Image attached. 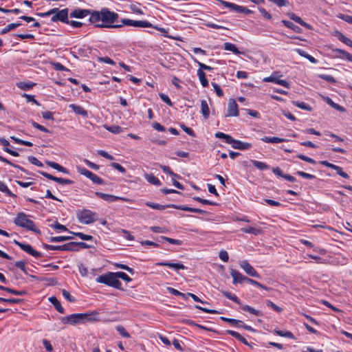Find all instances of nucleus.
I'll return each mask as SVG.
<instances>
[{"label": "nucleus", "mask_w": 352, "mask_h": 352, "mask_svg": "<svg viewBox=\"0 0 352 352\" xmlns=\"http://www.w3.org/2000/svg\"><path fill=\"white\" fill-rule=\"evenodd\" d=\"M118 16V13L104 8L100 11H92L89 20L96 28H120L122 25H113Z\"/></svg>", "instance_id": "1"}, {"label": "nucleus", "mask_w": 352, "mask_h": 352, "mask_svg": "<svg viewBox=\"0 0 352 352\" xmlns=\"http://www.w3.org/2000/svg\"><path fill=\"white\" fill-rule=\"evenodd\" d=\"M98 313L73 314L61 318L63 324H75L87 321L97 320Z\"/></svg>", "instance_id": "2"}, {"label": "nucleus", "mask_w": 352, "mask_h": 352, "mask_svg": "<svg viewBox=\"0 0 352 352\" xmlns=\"http://www.w3.org/2000/svg\"><path fill=\"white\" fill-rule=\"evenodd\" d=\"M29 217V215L23 212H19L14 219V223L19 227L26 229L27 230L40 234V230Z\"/></svg>", "instance_id": "3"}, {"label": "nucleus", "mask_w": 352, "mask_h": 352, "mask_svg": "<svg viewBox=\"0 0 352 352\" xmlns=\"http://www.w3.org/2000/svg\"><path fill=\"white\" fill-rule=\"evenodd\" d=\"M96 281L98 283H103L107 286L123 290L122 283L118 279L116 272H107L98 276Z\"/></svg>", "instance_id": "4"}, {"label": "nucleus", "mask_w": 352, "mask_h": 352, "mask_svg": "<svg viewBox=\"0 0 352 352\" xmlns=\"http://www.w3.org/2000/svg\"><path fill=\"white\" fill-rule=\"evenodd\" d=\"M52 14H54L52 17V21L53 22L61 21L65 23H69L67 8L60 10L58 8H55L51 9L45 13L40 14V15L42 16H47Z\"/></svg>", "instance_id": "5"}, {"label": "nucleus", "mask_w": 352, "mask_h": 352, "mask_svg": "<svg viewBox=\"0 0 352 352\" xmlns=\"http://www.w3.org/2000/svg\"><path fill=\"white\" fill-rule=\"evenodd\" d=\"M76 215L78 221L84 224L93 223L98 219V213L87 209L78 211Z\"/></svg>", "instance_id": "6"}, {"label": "nucleus", "mask_w": 352, "mask_h": 352, "mask_svg": "<svg viewBox=\"0 0 352 352\" xmlns=\"http://www.w3.org/2000/svg\"><path fill=\"white\" fill-rule=\"evenodd\" d=\"M221 5L224 7L229 8L230 10L234 11L239 13H244L245 14H250L252 13V11L248 9L246 7L236 5L235 3L228 2L224 0H217Z\"/></svg>", "instance_id": "7"}, {"label": "nucleus", "mask_w": 352, "mask_h": 352, "mask_svg": "<svg viewBox=\"0 0 352 352\" xmlns=\"http://www.w3.org/2000/svg\"><path fill=\"white\" fill-rule=\"evenodd\" d=\"M282 76L283 75L279 72H273L271 76L264 78L263 81L265 82H274L289 89L290 87L289 83L285 80L279 79V78Z\"/></svg>", "instance_id": "8"}, {"label": "nucleus", "mask_w": 352, "mask_h": 352, "mask_svg": "<svg viewBox=\"0 0 352 352\" xmlns=\"http://www.w3.org/2000/svg\"><path fill=\"white\" fill-rule=\"evenodd\" d=\"M122 26H133L138 28H150L153 27V24H151L148 21H135L129 19H122L121 20Z\"/></svg>", "instance_id": "9"}, {"label": "nucleus", "mask_w": 352, "mask_h": 352, "mask_svg": "<svg viewBox=\"0 0 352 352\" xmlns=\"http://www.w3.org/2000/svg\"><path fill=\"white\" fill-rule=\"evenodd\" d=\"M122 26H133L138 28H150L153 27V24H151L148 21H135L129 19H122L121 20Z\"/></svg>", "instance_id": "10"}, {"label": "nucleus", "mask_w": 352, "mask_h": 352, "mask_svg": "<svg viewBox=\"0 0 352 352\" xmlns=\"http://www.w3.org/2000/svg\"><path fill=\"white\" fill-rule=\"evenodd\" d=\"M14 243L18 245L22 250L30 254L33 257L38 258L41 257L43 255L40 252L35 250L31 245L28 243H23L21 242L14 241Z\"/></svg>", "instance_id": "11"}, {"label": "nucleus", "mask_w": 352, "mask_h": 352, "mask_svg": "<svg viewBox=\"0 0 352 352\" xmlns=\"http://www.w3.org/2000/svg\"><path fill=\"white\" fill-rule=\"evenodd\" d=\"M78 172L82 175H85L86 177L89 178L92 181L93 183L96 184H103L104 180L99 177L96 174L93 173L90 170H87V168L84 167L78 168Z\"/></svg>", "instance_id": "12"}, {"label": "nucleus", "mask_w": 352, "mask_h": 352, "mask_svg": "<svg viewBox=\"0 0 352 352\" xmlns=\"http://www.w3.org/2000/svg\"><path fill=\"white\" fill-rule=\"evenodd\" d=\"M239 265L248 275L256 278H260V275L255 270V269L248 263V261L244 260L241 261Z\"/></svg>", "instance_id": "13"}, {"label": "nucleus", "mask_w": 352, "mask_h": 352, "mask_svg": "<svg viewBox=\"0 0 352 352\" xmlns=\"http://www.w3.org/2000/svg\"><path fill=\"white\" fill-rule=\"evenodd\" d=\"M239 116V110H238V105L236 102V101L230 98L228 101V110L227 113L226 114V117L230 116Z\"/></svg>", "instance_id": "14"}, {"label": "nucleus", "mask_w": 352, "mask_h": 352, "mask_svg": "<svg viewBox=\"0 0 352 352\" xmlns=\"http://www.w3.org/2000/svg\"><path fill=\"white\" fill-rule=\"evenodd\" d=\"M230 144L232 145L233 148L241 151L248 150L252 148V144L234 140L233 138H232Z\"/></svg>", "instance_id": "15"}, {"label": "nucleus", "mask_w": 352, "mask_h": 352, "mask_svg": "<svg viewBox=\"0 0 352 352\" xmlns=\"http://www.w3.org/2000/svg\"><path fill=\"white\" fill-rule=\"evenodd\" d=\"M95 195L97 197H98L108 202H113V201H116L118 200L127 201V199L126 198H124L122 197H118V196H115L113 195L106 194V193H103V192H96Z\"/></svg>", "instance_id": "16"}, {"label": "nucleus", "mask_w": 352, "mask_h": 352, "mask_svg": "<svg viewBox=\"0 0 352 352\" xmlns=\"http://www.w3.org/2000/svg\"><path fill=\"white\" fill-rule=\"evenodd\" d=\"M170 206L171 207V208H175V209L187 211V212H196V213H199V214H206L207 213V212L204 210L191 208V207H188V206H186L184 205L171 204Z\"/></svg>", "instance_id": "17"}, {"label": "nucleus", "mask_w": 352, "mask_h": 352, "mask_svg": "<svg viewBox=\"0 0 352 352\" xmlns=\"http://www.w3.org/2000/svg\"><path fill=\"white\" fill-rule=\"evenodd\" d=\"M230 275L233 278L232 283L234 285H236L238 283L241 284L243 283H245V280H246L247 277L243 276L241 273H240L237 270L232 269L230 270Z\"/></svg>", "instance_id": "18"}, {"label": "nucleus", "mask_w": 352, "mask_h": 352, "mask_svg": "<svg viewBox=\"0 0 352 352\" xmlns=\"http://www.w3.org/2000/svg\"><path fill=\"white\" fill-rule=\"evenodd\" d=\"M91 12L86 9H76L69 14L70 17L82 19L87 15H91Z\"/></svg>", "instance_id": "19"}, {"label": "nucleus", "mask_w": 352, "mask_h": 352, "mask_svg": "<svg viewBox=\"0 0 352 352\" xmlns=\"http://www.w3.org/2000/svg\"><path fill=\"white\" fill-rule=\"evenodd\" d=\"M157 265L159 266H166L170 268L174 269L175 271H178L179 270H185L186 267L182 263H174L171 262H160L156 263Z\"/></svg>", "instance_id": "20"}, {"label": "nucleus", "mask_w": 352, "mask_h": 352, "mask_svg": "<svg viewBox=\"0 0 352 352\" xmlns=\"http://www.w3.org/2000/svg\"><path fill=\"white\" fill-rule=\"evenodd\" d=\"M287 16H289V18L290 19L294 21L295 22H296L298 24H300V25L306 28L307 29H308V30L312 29V27L311 25L308 24L307 23L305 22L304 21H302L300 16L296 15L294 13H288Z\"/></svg>", "instance_id": "21"}, {"label": "nucleus", "mask_w": 352, "mask_h": 352, "mask_svg": "<svg viewBox=\"0 0 352 352\" xmlns=\"http://www.w3.org/2000/svg\"><path fill=\"white\" fill-rule=\"evenodd\" d=\"M69 107L72 109L74 112L78 115H80L82 117L87 118L88 116L87 111L81 106L76 105L75 104H70Z\"/></svg>", "instance_id": "22"}, {"label": "nucleus", "mask_w": 352, "mask_h": 352, "mask_svg": "<svg viewBox=\"0 0 352 352\" xmlns=\"http://www.w3.org/2000/svg\"><path fill=\"white\" fill-rule=\"evenodd\" d=\"M144 178L146 180L150 183L151 184L155 185V186H160L161 182L159 180L157 177H156L153 174H144Z\"/></svg>", "instance_id": "23"}, {"label": "nucleus", "mask_w": 352, "mask_h": 352, "mask_svg": "<svg viewBox=\"0 0 352 352\" xmlns=\"http://www.w3.org/2000/svg\"><path fill=\"white\" fill-rule=\"evenodd\" d=\"M36 85L35 82H19L16 83V86L18 88L24 90V91H28L31 89H32Z\"/></svg>", "instance_id": "24"}, {"label": "nucleus", "mask_w": 352, "mask_h": 352, "mask_svg": "<svg viewBox=\"0 0 352 352\" xmlns=\"http://www.w3.org/2000/svg\"><path fill=\"white\" fill-rule=\"evenodd\" d=\"M49 300L59 313L63 314L65 312L64 308L62 307L60 302L55 296L49 298Z\"/></svg>", "instance_id": "25"}, {"label": "nucleus", "mask_w": 352, "mask_h": 352, "mask_svg": "<svg viewBox=\"0 0 352 352\" xmlns=\"http://www.w3.org/2000/svg\"><path fill=\"white\" fill-rule=\"evenodd\" d=\"M241 232L243 233L252 234L254 235H258L262 233V230L261 228H254V227H246L241 228Z\"/></svg>", "instance_id": "26"}, {"label": "nucleus", "mask_w": 352, "mask_h": 352, "mask_svg": "<svg viewBox=\"0 0 352 352\" xmlns=\"http://www.w3.org/2000/svg\"><path fill=\"white\" fill-rule=\"evenodd\" d=\"M241 305V309L244 311H248L250 314H252L257 316H263V314L261 311L256 310L254 308L250 307V305Z\"/></svg>", "instance_id": "27"}, {"label": "nucleus", "mask_w": 352, "mask_h": 352, "mask_svg": "<svg viewBox=\"0 0 352 352\" xmlns=\"http://www.w3.org/2000/svg\"><path fill=\"white\" fill-rule=\"evenodd\" d=\"M201 111L202 116L205 119L208 118L210 115V109L206 100H202L201 101Z\"/></svg>", "instance_id": "28"}, {"label": "nucleus", "mask_w": 352, "mask_h": 352, "mask_svg": "<svg viewBox=\"0 0 352 352\" xmlns=\"http://www.w3.org/2000/svg\"><path fill=\"white\" fill-rule=\"evenodd\" d=\"M197 76L199 77V79L200 80L201 85L204 87H208V80L206 78V73L204 71H202L201 69H198L197 70Z\"/></svg>", "instance_id": "29"}, {"label": "nucleus", "mask_w": 352, "mask_h": 352, "mask_svg": "<svg viewBox=\"0 0 352 352\" xmlns=\"http://www.w3.org/2000/svg\"><path fill=\"white\" fill-rule=\"evenodd\" d=\"M261 140L265 143H281L286 141V140L278 137H264Z\"/></svg>", "instance_id": "30"}, {"label": "nucleus", "mask_w": 352, "mask_h": 352, "mask_svg": "<svg viewBox=\"0 0 352 352\" xmlns=\"http://www.w3.org/2000/svg\"><path fill=\"white\" fill-rule=\"evenodd\" d=\"M223 49L227 51L232 52L236 55L241 54V52L237 49L236 45L231 43H225Z\"/></svg>", "instance_id": "31"}, {"label": "nucleus", "mask_w": 352, "mask_h": 352, "mask_svg": "<svg viewBox=\"0 0 352 352\" xmlns=\"http://www.w3.org/2000/svg\"><path fill=\"white\" fill-rule=\"evenodd\" d=\"M63 251L76 252L78 250L77 242H69L63 245Z\"/></svg>", "instance_id": "32"}, {"label": "nucleus", "mask_w": 352, "mask_h": 352, "mask_svg": "<svg viewBox=\"0 0 352 352\" xmlns=\"http://www.w3.org/2000/svg\"><path fill=\"white\" fill-rule=\"evenodd\" d=\"M283 24L286 26L288 28H290L293 31H294L296 33H300L301 32V28L298 26L294 25L292 22L287 20H283L282 21Z\"/></svg>", "instance_id": "33"}, {"label": "nucleus", "mask_w": 352, "mask_h": 352, "mask_svg": "<svg viewBox=\"0 0 352 352\" xmlns=\"http://www.w3.org/2000/svg\"><path fill=\"white\" fill-rule=\"evenodd\" d=\"M104 127L106 130L114 134H119L123 131L122 128L118 125H104Z\"/></svg>", "instance_id": "34"}, {"label": "nucleus", "mask_w": 352, "mask_h": 352, "mask_svg": "<svg viewBox=\"0 0 352 352\" xmlns=\"http://www.w3.org/2000/svg\"><path fill=\"white\" fill-rule=\"evenodd\" d=\"M47 164L50 166L52 168H54L60 172L64 173H68V170L60 165L59 164L54 162H47Z\"/></svg>", "instance_id": "35"}, {"label": "nucleus", "mask_w": 352, "mask_h": 352, "mask_svg": "<svg viewBox=\"0 0 352 352\" xmlns=\"http://www.w3.org/2000/svg\"><path fill=\"white\" fill-rule=\"evenodd\" d=\"M146 205L153 209L158 210H162L166 208H171L170 206H170L171 204L161 205V204H156V203L146 202Z\"/></svg>", "instance_id": "36"}, {"label": "nucleus", "mask_w": 352, "mask_h": 352, "mask_svg": "<svg viewBox=\"0 0 352 352\" xmlns=\"http://www.w3.org/2000/svg\"><path fill=\"white\" fill-rule=\"evenodd\" d=\"M251 162L256 168L261 170H264L270 168V166L267 165L265 162L254 160H251Z\"/></svg>", "instance_id": "37"}, {"label": "nucleus", "mask_w": 352, "mask_h": 352, "mask_svg": "<svg viewBox=\"0 0 352 352\" xmlns=\"http://www.w3.org/2000/svg\"><path fill=\"white\" fill-rule=\"evenodd\" d=\"M0 191L6 193V195L11 197H16V195L12 193L10 190L8 188V186L2 182L0 181Z\"/></svg>", "instance_id": "38"}, {"label": "nucleus", "mask_w": 352, "mask_h": 352, "mask_svg": "<svg viewBox=\"0 0 352 352\" xmlns=\"http://www.w3.org/2000/svg\"><path fill=\"white\" fill-rule=\"evenodd\" d=\"M20 25H21V23H10L1 30L0 34H7L10 30H12L18 28Z\"/></svg>", "instance_id": "39"}, {"label": "nucleus", "mask_w": 352, "mask_h": 352, "mask_svg": "<svg viewBox=\"0 0 352 352\" xmlns=\"http://www.w3.org/2000/svg\"><path fill=\"white\" fill-rule=\"evenodd\" d=\"M336 52H337L340 54V57L341 58L346 59L350 62H352V54H350L347 52L340 49H336Z\"/></svg>", "instance_id": "40"}, {"label": "nucleus", "mask_w": 352, "mask_h": 352, "mask_svg": "<svg viewBox=\"0 0 352 352\" xmlns=\"http://www.w3.org/2000/svg\"><path fill=\"white\" fill-rule=\"evenodd\" d=\"M221 292L228 299L235 302L236 303H237L239 305H241L240 300L236 295L230 293V292H227V291H222Z\"/></svg>", "instance_id": "41"}, {"label": "nucleus", "mask_w": 352, "mask_h": 352, "mask_svg": "<svg viewBox=\"0 0 352 352\" xmlns=\"http://www.w3.org/2000/svg\"><path fill=\"white\" fill-rule=\"evenodd\" d=\"M245 283H250L251 285H253L254 286H256V287H258L260 288H262L263 289H265L267 291H270L272 289V288H270V287H267L263 285H262L261 283H258V281H256L253 279H251V278H249L247 277L246 280H245Z\"/></svg>", "instance_id": "42"}, {"label": "nucleus", "mask_w": 352, "mask_h": 352, "mask_svg": "<svg viewBox=\"0 0 352 352\" xmlns=\"http://www.w3.org/2000/svg\"><path fill=\"white\" fill-rule=\"evenodd\" d=\"M275 333L276 335L281 336V337L288 338H291V339L295 338L294 334L291 331H281V330H275Z\"/></svg>", "instance_id": "43"}, {"label": "nucleus", "mask_w": 352, "mask_h": 352, "mask_svg": "<svg viewBox=\"0 0 352 352\" xmlns=\"http://www.w3.org/2000/svg\"><path fill=\"white\" fill-rule=\"evenodd\" d=\"M160 239H161V241H167L168 243H170V244H173V245H180L182 244V241H180V240H178V239H172V238H169V237H167V236H160Z\"/></svg>", "instance_id": "44"}, {"label": "nucleus", "mask_w": 352, "mask_h": 352, "mask_svg": "<svg viewBox=\"0 0 352 352\" xmlns=\"http://www.w3.org/2000/svg\"><path fill=\"white\" fill-rule=\"evenodd\" d=\"M292 103L294 104V105L299 107L301 109L311 111V107H310V105L304 102L293 101Z\"/></svg>", "instance_id": "45"}, {"label": "nucleus", "mask_w": 352, "mask_h": 352, "mask_svg": "<svg viewBox=\"0 0 352 352\" xmlns=\"http://www.w3.org/2000/svg\"><path fill=\"white\" fill-rule=\"evenodd\" d=\"M221 320L230 323L232 325L239 327V324H242L243 322L239 320L233 319V318H228L226 317H221Z\"/></svg>", "instance_id": "46"}, {"label": "nucleus", "mask_w": 352, "mask_h": 352, "mask_svg": "<svg viewBox=\"0 0 352 352\" xmlns=\"http://www.w3.org/2000/svg\"><path fill=\"white\" fill-rule=\"evenodd\" d=\"M265 303H266V305L268 307H270L272 308V309H274L275 311L278 312V313H280L282 311H283V309L280 307H278V305H276V304H274L272 301H271L270 300H267L265 301Z\"/></svg>", "instance_id": "47"}, {"label": "nucleus", "mask_w": 352, "mask_h": 352, "mask_svg": "<svg viewBox=\"0 0 352 352\" xmlns=\"http://www.w3.org/2000/svg\"><path fill=\"white\" fill-rule=\"evenodd\" d=\"M215 137L217 138H221V139H224L226 142V143L228 144H230V141H231V139H232V136H230V135H228V134H225L222 132H217L215 133Z\"/></svg>", "instance_id": "48"}, {"label": "nucleus", "mask_w": 352, "mask_h": 352, "mask_svg": "<svg viewBox=\"0 0 352 352\" xmlns=\"http://www.w3.org/2000/svg\"><path fill=\"white\" fill-rule=\"evenodd\" d=\"M116 275L118 280L119 278H121L127 283L132 281V278L123 272H116Z\"/></svg>", "instance_id": "49"}, {"label": "nucleus", "mask_w": 352, "mask_h": 352, "mask_svg": "<svg viewBox=\"0 0 352 352\" xmlns=\"http://www.w3.org/2000/svg\"><path fill=\"white\" fill-rule=\"evenodd\" d=\"M69 232L74 235L78 236L82 240L89 241L93 239L92 236L85 234L82 232Z\"/></svg>", "instance_id": "50"}, {"label": "nucleus", "mask_w": 352, "mask_h": 352, "mask_svg": "<svg viewBox=\"0 0 352 352\" xmlns=\"http://www.w3.org/2000/svg\"><path fill=\"white\" fill-rule=\"evenodd\" d=\"M116 330L119 332V333L124 338H130V334L126 331L124 327L122 325H118L116 327Z\"/></svg>", "instance_id": "51"}, {"label": "nucleus", "mask_w": 352, "mask_h": 352, "mask_svg": "<svg viewBox=\"0 0 352 352\" xmlns=\"http://www.w3.org/2000/svg\"><path fill=\"white\" fill-rule=\"evenodd\" d=\"M22 301V299L20 298H5L0 297V302H9L12 304H19Z\"/></svg>", "instance_id": "52"}, {"label": "nucleus", "mask_w": 352, "mask_h": 352, "mask_svg": "<svg viewBox=\"0 0 352 352\" xmlns=\"http://www.w3.org/2000/svg\"><path fill=\"white\" fill-rule=\"evenodd\" d=\"M318 77L331 83H336V80L333 76L327 74H319Z\"/></svg>", "instance_id": "53"}, {"label": "nucleus", "mask_w": 352, "mask_h": 352, "mask_svg": "<svg viewBox=\"0 0 352 352\" xmlns=\"http://www.w3.org/2000/svg\"><path fill=\"white\" fill-rule=\"evenodd\" d=\"M194 199L196 200L197 201L199 202V203L203 204H207V205H210V206H217V204L215 203V202L210 201L209 200L202 199V198H201L199 197H194Z\"/></svg>", "instance_id": "54"}, {"label": "nucleus", "mask_w": 352, "mask_h": 352, "mask_svg": "<svg viewBox=\"0 0 352 352\" xmlns=\"http://www.w3.org/2000/svg\"><path fill=\"white\" fill-rule=\"evenodd\" d=\"M211 85L213 87L217 95L219 97H222L224 93L223 91L221 89L220 86L216 82H212Z\"/></svg>", "instance_id": "55"}, {"label": "nucleus", "mask_w": 352, "mask_h": 352, "mask_svg": "<svg viewBox=\"0 0 352 352\" xmlns=\"http://www.w3.org/2000/svg\"><path fill=\"white\" fill-rule=\"evenodd\" d=\"M195 62L196 63H197V65H199V69H201L202 71L204 70H207V71H212L213 70V68L210 66H208L203 63H201L199 61H198L196 59H194Z\"/></svg>", "instance_id": "56"}, {"label": "nucleus", "mask_w": 352, "mask_h": 352, "mask_svg": "<svg viewBox=\"0 0 352 352\" xmlns=\"http://www.w3.org/2000/svg\"><path fill=\"white\" fill-rule=\"evenodd\" d=\"M22 97L25 98L27 100V102H32L36 104L37 106L40 105V103L34 98V96L33 95H30L27 94H23L22 95Z\"/></svg>", "instance_id": "57"}, {"label": "nucleus", "mask_w": 352, "mask_h": 352, "mask_svg": "<svg viewBox=\"0 0 352 352\" xmlns=\"http://www.w3.org/2000/svg\"><path fill=\"white\" fill-rule=\"evenodd\" d=\"M334 170L336 171L337 174L341 176L342 177L345 179L349 178V175L346 173L344 172L340 166L336 165Z\"/></svg>", "instance_id": "58"}, {"label": "nucleus", "mask_w": 352, "mask_h": 352, "mask_svg": "<svg viewBox=\"0 0 352 352\" xmlns=\"http://www.w3.org/2000/svg\"><path fill=\"white\" fill-rule=\"evenodd\" d=\"M44 248L46 250H48L63 251V245H52L45 244L44 245Z\"/></svg>", "instance_id": "59"}, {"label": "nucleus", "mask_w": 352, "mask_h": 352, "mask_svg": "<svg viewBox=\"0 0 352 352\" xmlns=\"http://www.w3.org/2000/svg\"><path fill=\"white\" fill-rule=\"evenodd\" d=\"M339 40L352 48V41L350 38L341 34L339 36Z\"/></svg>", "instance_id": "60"}, {"label": "nucleus", "mask_w": 352, "mask_h": 352, "mask_svg": "<svg viewBox=\"0 0 352 352\" xmlns=\"http://www.w3.org/2000/svg\"><path fill=\"white\" fill-rule=\"evenodd\" d=\"M78 270H79V272L80 274H81L82 276H87V274H88V270L87 268L86 267V266L82 264V263H80L78 265Z\"/></svg>", "instance_id": "61"}, {"label": "nucleus", "mask_w": 352, "mask_h": 352, "mask_svg": "<svg viewBox=\"0 0 352 352\" xmlns=\"http://www.w3.org/2000/svg\"><path fill=\"white\" fill-rule=\"evenodd\" d=\"M63 296L65 299H67L69 302H74L75 298L72 296L69 292L65 289H63L62 291Z\"/></svg>", "instance_id": "62"}, {"label": "nucleus", "mask_w": 352, "mask_h": 352, "mask_svg": "<svg viewBox=\"0 0 352 352\" xmlns=\"http://www.w3.org/2000/svg\"><path fill=\"white\" fill-rule=\"evenodd\" d=\"M160 97L162 99V100L166 104H168L170 107L173 106V103L170 98L167 95L164 94H160Z\"/></svg>", "instance_id": "63"}, {"label": "nucleus", "mask_w": 352, "mask_h": 352, "mask_svg": "<svg viewBox=\"0 0 352 352\" xmlns=\"http://www.w3.org/2000/svg\"><path fill=\"white\" fill-rule=\"evenodd\" d=\"M111 166L121 173H126V169L118 163L113 162Z\"/></svg>", "instance_id": "64"}]
</instances>
